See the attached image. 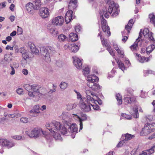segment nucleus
Returning <instances> with one entry per match:
<instances>
[{
  "mask_svg": "<svg viewBox=\"0 0 155 155\" xmlns=\"http://www.w3.org/2000/svg\"><path fill=\"white\" fill-rule=\"evenodd\" d=\"M76 107V105L74 104H69L67 105V109L68 110H71Z\"/></svg>",
  "mask_w": 155,
  "mask_h": 155,
  "instance_id": "79ce46f5",
  "label": "nucleus"
},
{
  "mask_svg": "<svg viewBox=\"0 0 155 155\" xmlns=\"http://www.w3.org/2000/svg\"><path fill=\"white\" fill-rule=\"evenodd\" d=\"M116 98L117 101V104L120 105L122 103V97L121 95L119 93L116 94Z\"/></svg>",
  "mask_w": 155,
  "mask_h": 155,
  "instance_id": "c9c22d12",
  "label": "nucleus"
},
{
  "mask_svg": "<svg viewBox=\"0 0 155 155\" xmlns=\"http://www.w3.org/2000/svg\"><path fill=\"white\" fill-rule=\"evenodd\" d=\"M133 91L131 90H127V97H125L124 100L125 103L126 105H129L134 102L136 100V98L134 97H130V95H132Z\"/></svg>",
  "mask_w": 155,
  "mask_h": 155,
  "instance_id": "0eeeda50",
  "label": "nucleus"
},
{
  "mask_svg": "<svg viewBox=\"0 0 155 155\" xmlns=\"http://www.w3.org/2000/svg\"><path fill=\"white\" fill-rule=\"evenodd\" d=\"M20 121L21 122L26 123L28 122V119L26 117H22L20 118Z\"/></svg>",
  "mask_w": 155,
  "mask_h": 155,
  "instance_id": "3c124183",
  "label": "nucleus"
},
{
  "mask_svg": "<svg viewBox=\"0 0 155 155\" xmlns=\"http://www.w3.org/2000/svg\"><path fill=\"white\" fill-rule=\"evenodd\" d=\"M40 50L43 58L47 62L51 61L50 54L54 53L55 52L54 48L51 46L41 47Z\"/></svg>",
  "mask_w": 155,
  "mask_h": 155,
  "instance_id": "39448f33",
  "label": "nucleus"
},
{
  "mask_svg": "<svg viewBox=\"0 0 155 155\" xmlns=\"http://www.w3.org/2000/svg\"><path fill=\"white\" fill-rule=\"evenodd\" d=\"M70 51L74 53L77 52L79 49V47L77 45H73L71 47H68Z\"/></svg>",
  "mask_w": 155,
  "mask_h": 155,
  "instance_id": "f704fd0d",
  "label": "nucleus"
},
{
  "mask_svg": "<svg viewBox=\"0 0 155 155\" xmlns=\"http://www.w3.org/2000/svg\"><path fill=\"white\" fill-rule=\"evenodd\" d=\"M134 137V135H131L128 133H127L124 134H122L121 139L123 140L125 142L126 141L130 140Z\"/></svg>",
  "mask_w": 155,
  "mask_h": 155,
  "instance_id": "393cba45",
  "label": "nucleus"
},
{
  "mask_svg": "<svg viewBox=\"0 0 155 155\" xmlns=\"http://www.w3.org/2000/svg\"><path fill=\"white\" fill-rule=\"evenodd\" d=\"M152 104L153 107V109L152 110V112L153 113V114L155 116V100L153 101V102L152 103Z\"/></svg>",
  "mask_w": 155,
  "mask_h": 155,
  "instance_id": "338daca9",
  "label": "nucleus"
},
{
  "mask_svg": "<svg viewBox=\"0 0 155 155\" xmlns=\"http://www.w3.org/2000/svg\"><path fill=\"white\" fill-rule=\"evenodd\" d=\"M72 14L73 11L71 9H69L68 11L66 13L65 18V21L67 24L70 22L72 19Z\"/></svg>",
  "mask_w": 155,
  "mask_h": 155,
  "instance_id": "f3484780",
  "label": "nucleus"
},
{
  "mask_svg": "<svg viewBox=\"0 0 155 155\" xmlns=\"http://www.w3.org/2000/svg\"><path fill=\"white\" fill-rule=\"evenodd\" d=\"M87 85L93 90H97L100 88V86L98 84L93 82H88L87 83Z\"/></svg>",
  "mask_w": 155,
  "mask_h": 155,
  "instance_id": "5701e85b",
  "label": "nucleus"
},
{
  "mask_svg": "<svg viewBox=\"0 0 155 155\" xmlns=\"http://www.w3.org/2000/svg\"><path fill=\"white\" fill-rule=\"evenodd\" d=\"M25 133L30 137L37 138L40 136L44 135L46 139L49 147L52 145L53 138L52 136L48 134L47 132H44L41 129L39 128H35L29 130H26Z\"/></svg>",
  "mask_w": 155,
  "mask_h": 155,
  "instance_id": "7ed1b4c3",
  "label": "nucleus"
},
{
  "mask_svg": "<svg viewBox=\"0 0 155 155\" xmlns=\"http://www.w3.org/2000/svg\"><path fill=\"white\" fill-rule=\"evenodd\" d=\"M60 87L61 89L64 90L67 87V84L66 83L62 82L60 84Z\"/></svg>",
  "mask_w": 155,
  "mask_h": 155,
  "instance_id": "c03bdc74",
  "label": "nucleus"
},
{
  "mask_svg": "<svg viewBox=\"0 0 155 155\" xmlns=\"http://www.w3.org/2000/svg\"><path fill=\"white\" fill-rule=\"evenodd\" d=\"M95 101V103H98L99 105H101L102 104V101L101 100L97 97V98L95 100H94Z\"/></svg>",
  "mask_w": 155,
  "mask_h": 155,
  "instance_id": "0e129e2a",
  "label": "nucleus"
},
{
  "mask_svg": "<svg viewBox=\"0 0 155 155\" xmlns=\"http://www.w3.org/2000/svg\"><path fill=\"white\" fill-rule=\"evenodd\" d=\"M75 30L76 32H78L80 31L81 27L79 25H76L74 27Z\"/></svg>",
  "mask_w": 155,
  "mask_h": 155,
  "instance_id": "bf43d9fd",
  "label": "nucleus"
},
{
  "mask_svg": "<svg viewBox=\"0 0 155 155\" xmlns=\"http://www.w3.org/2000/svg\"><path fill=\"white\" fill-rule=\"evenodd\" d=\"M12 138L13 139L18 140H20L22 139V136L21 135H15L12 136Z\"/></svg>",
  "mask_w": 155,
  "mask_h": 155,
  "instance_id": "09e8293b",
  "label": "nucleus"
},
{
  "mask_svg": "<svg viewBox=\"0 0 155 155\" xmlns=\"http://www.w3.org/2000/svg\"><path fill=\"white\" fill-rule=\"evenodd\" d=\"M124 31H123L122 32V34L123 36V39L122 40L125 42L128 38V37L126 36V34H124Z\"/></svg>",
  "mask_w": 155,
  "mask_h": 155,
  "instance_id": "864d4df0",
  "label": "nucleus"
},
{
  "mask_svg": "<svg viewBox=\"0 0 155 155\" xmlns=\"http://www.w3.org/2000/svg\"><path fill=\"white\" fill-rule=\"evenodd\" d=\"M18 51V52L21 53L22 54L26 52L24 48H20Z\"/></svg>",
  "mask_w": 155,
  "mask_h": 155,
  "instance_id": "680f3d73",
  "label": "nucleus"
},
{
  "mask_svg": "<svg viewBox=\"0 0 155 155\" xmlns=\"http://www.w3.org/2000/svg\"><path fill=\"white\" fill-rule=\"evenodd\" d=\"M149 18L150 19V22L153 24L155 26V17L153 14H150L149 15Z\"/></svg>",
  "mask_w": 155,
  "mask_h": 155,
  "instance_id": "a19ab883",
  "label": "nucleus"
},
{
  "mask_svg": "<svg viewBox=\"0 0 155 155\" xmlns=\"http://www.w3.org/2000/svg\"><path fill=\"white\" fill-rule=\"evenodd\" d=\"M153 42V44L148 46L146 48L147 54H150L155 48V41H150Z\"/></svg>",
  "mask_w": 155,
  "mask_h": 155,
  "instance_id": "bb28decb",
  "label": "nucleus"
},
{
  "mask_svg": "<svg viewBox=\"0 0 155 155\" xmlns=\"http://www.w3.org/2000/svg\"><path fill=\"white\" fill-rule=\"evenodd\" d=\"M85 93L87 95L86 98V102L88 103L89 101H91V103L92 102H93L94 100H95L97 98V96L90 90H86Z\"/></svg>",
  "mask_w": 155,
  "mask_h": 155,
  "instance_id": "9d476101",
  "label": "nucleus"
},
{
  "mask_svg": "<svg viewBox=\"0 0 155 155\" xmlns=\"http://www.w3.org/2000/svg\"><path fill=\"white\" fill-rule=\"evenodd\" d=\"M31 89L34 92L39 93L41 94H45L47 93V91H46L45 89L43 88L40 86L34 84L31 86Z\"/></svg>",
  "mask_w": 155,
  "mask_h": 155,
  "instance_id": "6e6552de",
  "label": "nucleus"
},
{
  "mask_svg": "<svg viewBox=\"0 0 155 155\" xmlns=\"http://www.w3.org/2000/svg\"><path fill=\"white\" fill-rule=\"evenodd\" d=\"M90 104L93 107L94 109V110H98L99 108V107L98 105L96 103H95V101L94 100V101L92 102V103L91 101H89Z\"/></svg>",
  "mask_w": 155,
  "mask_h": 155,
  "instance_id": "4c0bfd02",
  "label": "nucleus"
},
{
  "mask_svg": "<svg viewBox=\"0 0 155 155\" xmlns=\"http://www.w3.org/2000/svg\"><path fill=\"white\" fill-rule=\"evenodd\" d=\"M115 60L118 64L119 68L122 71H124L125 70L126 68L124 64L122 63L121 61H120L118 59H115Z\"/></svg>",
  "mask_w": 155,
  "mask_h": 155,
  "instance_id": "e433bc0d",
  "label": "nucleus"
},
{
  "mask_svg": "<svg viewBox=\"0 0 155 155\" xmlns=\"http://www.w3.org/2000/svg\"><path fill=\"white\" fill-rule=\"evenodd\" d=\"M17 27L18 28L17 31V35H21L23 33V30L22 28L18 26Z\"/></svg>",
  "mask_w": 155,
  "mask_h": 155,
  "instance_id": "5fc2aeb1",
  "label": "nucleus"
},
{
  "mask_svg": "<svg viewBox=\"0 0 155 155\" xmlns=\"http://www.w3.org/2000/svg\"><path fill=\"white\" fill-rule=\"evenodd\" d=\"M133 24V20L130 19L127 25L125 26V30L123 31H124V34L126 35H128L130 33Z\"/></svg>",
  "mask_w": 155,
  "mask_h": 155,
  "instance_id": "2eb2a0df",
  "label": "nucleus"
},
{
  "mask_svg": "<svg viewBox=\"0 0 155 155\" xmlns=\"http://www.w3.org/2000/svg\"><path fill=\"white\" fill-rule=\"evenodd\" d=\"M48 29L49 32L53 36H55L58 34V31L54 27H48Z\"/></svg>",
  "mask_w": 155,
  "mask_h": 155,
  "instance_id": "7c9ffc66",
  "label": "nucleus"
},
{
  "mask_svg": "<svg viewBox=\"0 0 155 155\" xmlns=\"http://www.w3.org/2000/svg\"><path fill=\"white\" fill-rule=\"evenodd\" d=\"M16 91L18 94L21 95L23 94V90L21 88H19Z\"/></svg>",
  "mask_w": 155,
  "mask_h": 155,
  "instance_id": "69168bd1",
  "label": "nucleus"
},
{
  "mask_svg": "<svg viewBox=\"0 0 155 155\" xmlns=\"http://www.w3.org/2000/svg\"><path fill=\"white\" fill-rule=\"evenodd\" d=\"M136 55L138 57L137 60L140 63H143L147 62L149 60V58H145L144 57L138 54H136Z\"/></svg>",
  "mask_w": 155,
  "mask_h": 155,
  "instance_id": "c85d7f7f",
  "label": "nucleus"
},
{
  "mask_svg": "<svg viewBox=\"0 0 155 155\" xmlns=\"http://www.w3.org/2000/svg\"><path fill=\"white\" fill-rule=\"evenodd\" d=\"M88 82H96L98 80V78L94 75H90L87 76V79Z\"/></svg>",
  "mask_w": 155,
  "mask_h": 155,
  "instance_id": "a878e982",
  "label": "nucleus"
},
{
  "mask_svg": "<svg viewBox=\"0 0 155 155\" xmlns=\"http://www.w3.org/2000/svg\"><path fill=\"white\" fill-rule=\"evenodd\" d=\"M15 145V143L10 141L6 139H5L3 147L8 149H10L14 146Z\"/></svg>",
  "mask_w": 155,
  "mask_h": 155,
  "instance_id": "a211bd4d",
  "label": "nucleus"
},
{
  "mask_svg": "<svg viewBox=\"0 0 155 155\" xmlns=\"http://www.w3.org/2000/svg\"><path fill=\"white\" fill-rule=\"evenodd\" d=\"M22 72L25 75H26L28 74V71L27 69H23L22 70Z\"/></svg>",
  "mask_w": 155,
  "mask_h": 155,
  "instance_id": "774afa93",
  "label": "nucleus"
},
{
  "mask_svg": "<svg viewBox=\"0 0 155 155\" xmlns=\"http://www.w3.org/2000/svg\"><path fill=\"white\" fill-rule=\"evenodd\" d=\"M68 130L65 126L61 124L59 122L54 120L51 123H47L46 125V128L51 133L54 138L56 140H61V137L60 133L63 135H68V132L72 133L71 135L72 138L75 137V135L78 133V128L76 124L73 123L71 125L69 126Z\"/></svg>",
  "mask_w": 155,
  "mask_h": 155,
  "instance_id": "f257e3e1",
  "label": "nucleus"
},
{
  "mask_svg": "<svg viewBox=\"0 0 155 155\" xmlns=\"http://www.w3.org/2000/svg\"><path fill=\"white\" fill-rule=\"evenodd\" d=\"M34 5L31 2H29L26 5V10L29 14H32L34 13V10H35Z\"/></svg>",
  "mask_w": 155,
  "mask_h": 155,
  "instance_id": "dca6fc26",
  "label": "nucleus"
},
{
  "mask_svg": "<svg viewBox=\"0 0 155 155\" xmlns=\"http://www.w3.org/2000/svg\"><path fill=\"white\" fill-rule=\"evenodd\" d=\"M33 5L35 10H38L39 9L41 5V3L40 0H35L34 3Z\"/></svg>",
  "mask_w": 155,
  "mask_h": 155,
  "instance_id": "473e14b6",
  "label": "nucleus"
},
{
  "mask_svg": "<svg viewBox=\"0 0 155 155\" xmlns=\"http://www.w3.org/2000/svg\"><path fill=\"white\" fill-rule=\"evenodd\" d=\"M147 125L146 124L144 128L142 129V130L140 133V134L142 136H145L150 134L151 132L149 129L148 128Z\"/></svg>",
  "mask_w": 155,
  "mask_h": 155,
  "instance_id": "aec40b11",
  "label": "nucleus"
},
{
  "mask_svg": "<svg viewBox=\"0 0 155 155\" xmlns=\"http://www.w3.org/2000/svg\"><path fill=\"white\" fill-rule=\"evenodd\" d=\"M90 72V68L89 66H87L83 69V73L85 76L87 75Z\"/></svg>",
  "mask_w": 155,
  "mask_h": 155,
  "instance_id": "ea45409f",
  "label": "nucleus"
},
{
  "mask_svg": "<svg viewBox=\"0 0 155 155\" xmlns=\"http://www.w3.org/2000/svg\"><path fill=\"white\" fill-rule=\"evenodd\" d=\"M106 3L108 4L109 6L108 9L106 8H104L102 11H101L99 13L100 15V18L101 22V25L102 30L104 32L107 33L108 36H110V28L107 25L106 20L103 17L104 16L106 18H108L109 14H111L112 12V16L113 17H116L118 14L119 12V5L117 4H115L114 2L111 0H104Z\"/></svg>",
  "mask_w": 155,
  "mask_h": 155,
  "instance_id": "f03ea898",
  "label": "nucleus"
},
{
  "mask_svg": "<svg viewBox=\"0 0 155 155\" xmlns=\"http://www.w3.org/2000/svg\"><path fill=\"white\" fill-rule=\"evenodd\" d=\"M77 0H71L69 3V9L74 10L78 6Z\"/></svg>",
  "mask_w": 155,
  "mask_h": 155,
  "instance_id": "6ab92c4d",
  "label": "nucleus"
},
{
  "mask_svg": "<svg viewBox=\"0 0 155 155\" xmlns=\"http://www.w3.org/2000/svg\"><path fill=\"white\" fill-rule=\"evenodd\" d=\"M74 64L78 69H81L82 68L83 60L81 59L76 57H73Z\"/></svg>",
  "mask_w": 155,
  "mask_h": 155,
  "instance_id": "ddd939ff",
  "label": "nucleus"
},
{
  "mask_svg": "<svg viewBox=\"0 0 155 155\" xmlns=\"http://www.w3.org/2000/svg\"><path fill=\"white\" fill-rule=\"evenodd\" d=\"M56 86H55L54 84H53V88L52 89H51L49 92H48L45 89V91H47L48 92L47 93H53L55 92L56 91Z\"/></svg>",
  "mask_w": 155,
  "mask_h": 155,
  "instance_id": "603ef678",
  "label": "nucleus"
},
{
  "mask_svg": "<svg viewBox=\"0 0 155 155\" xmlns=\"http://www.w3.org/2000/svg\"><path fill=\"white\" fill-rule=\"evenodd\" d=\"M113 46L114 48L117 51L119 56L122 58L124 57V52L120 50L119 49L117 45L115 43H114L113 44Z\"/></svg>",
  "mask_w": 155,
  "mask_h": 155,
  "instance_id": "cd10ccee",
  "label": "nucleus"
},
{
  "mask_svg": "<svg viewBox=\"0 0 155 155\" xmlns=\"http://www.w3.org/2000/svg\"><path fill=\"white\" fill-rule=\"evenodd\" d=\"M138 109V108L137 107L135 106L130 111V113L134 118H138L139 117Z\"/></svg>",
  "mask_w": 155,
  "mask_h": 155,
  "instance_id": "4be33fe9",
  "label": "nucleus"
},
{
  "mask_svg": "<svg viewBox=\"0 0 155 155\" xmlns=\"http://www.w3.org/2000/svg\"><path fill=\"white\" fill-rule=\"evenodd\" d=\"M27 62V60L26 59H22L21 61V64L22 66H25Z\"/></svg>",
  "mask_w": 155,
  "mask_h": 155,
  "instance_id": "052dcab7",
  "label": "nucleus"
},
{
  "mask_svg": "<svg viewBox=\"0 0 155 155\" xmlns=\"http://www.w3.org/2000/svg\"><path fill=\"white\" fill-rule=\"evenodd\" d=\"M121 116L123 117L124 118H125L127 119L130 120L132 118V117L131 115L127 114L125 113L122 114Z\"/></svg>",
  "mask_w": 155,
  "mask_h": 155,
  "instance_id": "a18cd8bd",
  "label": "nucleus"
},
{
  "mask_svg": "<svg viewBox=\"0 0 155 155\" xmlns=\"http://www.w3.org/2000/svg\"><path fill=\"white\" fill-rule=\"evenodd\" d=\"M40 107L38 105H36L33 107V108L30 111V113L31 114H34L35 115L33 116V117H36L37 116V114L40 113L39 111Z\"/></svg>",
  "mask_w": 155,
  "mask_h": 155,
  "instance_id": "b1692460",
  "label": "nucleus"
},
{
  "mask_svg": "<svg viewBox=\"0 0 155 155\" xmlns=\"http://www.w3.org/2000/svg\"><path fill=\"white\" fill-rule=\"evenodd\" d=\"M69 38L72 42L78 40V35L74 33H71L69 35Z\"/></svg>",
  "mask_w": 155,
  "mask_h": 155,
  "instance_id": "c756f323",
  "label": "nucleus"
},
{
  "mask_svg": "<svg viewBox=\"0 0 155 155\" xmlns=\"http://www.w3.org/2000/svg\"><path fill=\"white\" fill-rule=\"evenodd\" d=\"M64 21V19L62 16H58L53 18L52 20V23L53 25L61 26Z\"/></svg>",
  "mask_w": 155,
  "mask_h": 155,
  "instance_id": "f8f14e48",
  "label": "nucleus"
},
{
  "mask_svg": "<svg viewBox=\"0 0 155 155\" xmlns=\"http://www.w3.org/2000/svg\"><path fill=\"white\" fill-rule=\"evenodd\" d=\"M147 96V93L144 92L143 90L141 91V93L140 94V97L143 98H145Z\"/></svg>",
  "mask_w": 155,
  "mask_h": 155,
  "instance_id": "6e6d98bb",
  "label": "nucleus"
},
{
  "mask_svg": "<svg viewBox=\"0 0 155 155\" xmlns=\"http://www.w3.org/2000/svg\"><path fill=\"white\" fill-rule=\"evenodd\" d=\"M125 143V142L123 140H122L117 145V147L118 148L121 147Z\"/></svg>",
  "mask_w": 155,
  "mask_h": 155,
  "instance_id": "4d7b16f0",
  "label": "nucleus"
},
{
  "mask_svg": "<svg viewBox=\"0 0 155 155\" xmlns=\"http://www.w3.org/2000/svg\"><path fill=\"white\" fill-rule=\"evenodd\" d=\"M20 115L18 114L15 113L13 114H9L8 115V117H9L14 118L15 117H20Z\"/></svg>",
  "mask_w": 155,
  "mask_h": 155,
  "instance_id": "8fccbe9b",
  "label": "nucleus"
},
{
  "mask_svg": "<svg viewBox=\"0 0 155 155\" xmlns=\"http://www.w3.org/2000/svg\"><path fill=\"white\" fill-rule=\"evenodd\" d=\"M67 37L65 35L61 34L58 37V40L59 41H64L66 39Z\"/></svg>",
  "mask_w": 155,
  "mask_h": 155,
  "instance_id": "58836bf2",
  "label": "nucleus"
},
{
  "mask_svg": "<svg viewBox=\"0 0 155 155\" xmlns=\"http://www.w3.org/2000/svg\"><path fill=\"white\" fill-rule=\"evenodd\" d=\"M145 119L148 122L152 121L153 120V117L151 115H148L146 116Z\"/></svg>",
  "mask_w": 155,
  "mask_h": 155,
  "instance_id": "49530a36",
  "label": "nucleus"
},
{
  "mask_svg": "<svg viewBox=\"0 0 155 155\" xmlns=\"http://www.w3.org/2000/svg\"><path fill=\"white\" fill-rule=\"evenodd\" d=\"M28 46L33 53L36 54L39 52L38 50L36 49L35 45L31 42H29L28 43Z\"/></svg>",
  "mask_w": 155,
  "mask_h": 155,
  "instance_id": "412c9836",
  "label": "nucleus"
},
{
  "mask_svg": "<svg viewBox=\"0 0 155 155\" xmlns=\"http://www.w3.org/2000/svg\"><path fill=\"white\" fill-rule=\"evenodd\" d=\"M74 118L76 120H78L80 122V128L79 129V131L82 129L83 128V124L82 122L83 121L86 120L87 118V116L85 114L82 113L81 114V118H80L76 114H73Z\"/></svg>",
  "mask_w": 155,
  "mask_h": 155,
  "instance_id": "1a4fd4ad",
  "label": "nucleus"
},
{
  "mask_svg": "<svg viewBox=\"0 0 155 155\" xmlns=\"http://www.w3.org/2000/svg\"><path fill=\"white\" fill-rule=\"evenodd\" d=\"M150 132H153L155 131V123H152L151 124H146Z\"/></svg>",
  "mask_w": 155,
  "mask_h": 155,
  "instance_id": "72a5a7b5",
  "label": "nucleus"
},
{
  "mask_svg": "<svg viewBox=\"0 0 155 155\" xmlns=\"http://www.w3.org/2000/svg\"><path fill=\"white\" fill-rule=\"evenodd\" d=\"M39 15L42 18H45L49 15V10L47 8H42L40 9Z\"/></svg>",
  "mask_w": 155,
  "mask_h": 155,
  "instance_id": "4468645a",
  "label": "nucleus"
},
{
  "mask_svg": "<svg viewBox=\"0 0 155 155\" xmlns=\"http://www.w3.org/2000/svg\"><path fill=\"white\" fill-rule=\"evenodd\" d=\"M22 59L27 60L29 58V55L28 52H26L22 54Z\"/></svg>",
  "mask_w": 155,
  "mask_h": 155,
  "instance_id": "de8ad7c7",
  "label": "nucleus"
},
{
  "mask_svg": "<svg viewBox=\"0 0 155 155\" xmlns=\"http://www.w3.org/2000/svg\"><path fill=\"white\" fill-rule=\"evenodd\" d=\"M10 66L11 68V71L10 73V74L11 75H14V74H15V70L14 68V67L11 64H10Z\"/></svg>",
  "mask_w": 155,
  "mask_h": 155,
  "instance_id": "e2e57ef3",
  "label": "nucleus"
},
{
  "mask_svg": "<svg viewBox=\"0 0 155 155\" xmlns=\"http://www.w3.org/2000/svg\"><path fill=\"white\" fill-rule=\"evenodd\" d=\"M79 105L82 110L84 112H87L91 110V104L89 102L88 103L86 101H81Z\"/></svg>",
  "mask_w": 155,
  "mask_h": 155,
  "instance_id": "9b49d317",
  "label": "nucleus"
},
{
  "mask_svg": "<svg viewBox=\"0 0 155 155\" xmlns=\"http://www.w3.org/2000/svg\"><path fill=\"white\" fill-rule=\"evenodd\" d=\"M143 34L145 38H148L150 41H154V39L152 36V33L149 32V30L147 28H145L144 29H141L139 34V37L137 39L136 41H135L134 44L130 46V48L133 51L136 50L138 42L139 40L137 41L139 38H140L142 37Z\"/></svg>",
  "mask_w": 155,
  "mask_h": 155,
  "instance_id": "20e7f679",
  "label": "nucleus"
},
{
  "mask_svg": "<svg viewBox=\"0 0 155 155\" xmlns=\"http://www.w3.org/2000/svg\"><path fill=\"white\" fill-rule=\"evenodd\" d=\"M74 91L77 94V99L80 100L79 103H81V101H86V98L84 97H82L81 95L80 94L79 92L75 90H74Z\"/></svg>",
  "mask_w": 155,
  "mask_h": 155,
  "instance_id": "2f4dec72",
  "label": "nucleus"
},
{
  "mask_svg": "<svg viewBox=\"0 0 155 155\" xmlns=\"http://www.w3.org/2000/svg\"><path fill=\"white\" fill-rule=\"evenodd\" d=\"M99 36L101 38L102 44L103 45H104L106 48L107 49L109 52L110 54L114 58L115 54L114 52V51L111 49V47L110 46L109 43L108 42L107 40L105 39L104 38H102V35H101V33H100L98 35V36Z\"/></svg>",
  "mask_w": 155,
  "mask_h": 155,
  "instance_id": "423d86ee",
  "label": "nucleus"
},
{
  "mask_svg": "<svg viewBox=\"0 0 155 155\" xmlns=\"http://www.w3.org/2000/svg\"><path fill=\"white\" fill-rule=\"evenodd\" d=\"M155 146H153L150 149L147 150V154H151L153 153L154 152V148Z\"/></svg>",
  "mask_w": 155,
  "mask_h": 155,
  "instance_id": "37998d69",
  "label": "nucleus"
},
{
  "mask_svg": "<svg viewBox=\"0 0 155 155\" xmlns=\"http://www.w3.org/2000/svg\"><path fill=\"white\" fill-rule=\"evenodd\" d=\"M24 88L27 91H28L31 89V86L30 84H27L24 85Z\"/></svg>",
  "mask_w": 155,
  "mask_h": 155,
  "instance_id": "13d9d810",
  "label": "nucleus"
}]
</instances>
